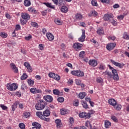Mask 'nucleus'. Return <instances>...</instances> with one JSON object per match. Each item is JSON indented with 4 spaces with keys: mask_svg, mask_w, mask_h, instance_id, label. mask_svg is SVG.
I'll use <instances>...</instances> for the list:
<instances>
[{
    "mask_svg": "<svg viewBox=\"0 0 129 129\" xmlns=\"http://www.w3.org/2000/svg\"><path fill=\"white\" fill-rule=\"evenodd\" d=\"M109 69L110 70H112V73L113 75V79L114 80L116 81H118L119 80V77H118V74H117V71L115 69H113V67H111V66L109 64L108 65Z\"/></svg>",
    "mask_w": 129,
    "mask_h": 129,
    "instance_id": "f257e3e1",
    "label": "nucleus"
},
{
    "mask_svg": "<svg viewBox=\"0 0 129 129\" xmlns=\"http://www.w3.org/2000/svg\"><path fill=\"white\" fill-rule=\"evenodd\" d=\"M7 88L8 90L10 91H15L16 89H18V86L15 83L13 84H7Z\"/></svg>",
    "mask_w": 129,
    "mask_h": 129,
    "instance_id": "f03ea898",
    "label": "nucleus"
},
{
    "mask_svg": "<svg viewBox=\"0 0 129 129\" xmlns=\"http://www.w3.org/2000/svg\"><path fill=\"white\" fill-rule=\"evenodd\" d=\"M71 74L75 76H78V77H83L84 76V73L81 71H72Z\"/></svg>",
    "mask_w": 129,
    "mask_h": 129,
    "instance_id": "7ed1b4c3",
    "label": "nucleus"
},
{
    "mask_svg": "<svg viewBox=\"0 0 129 129\" xmlns=\"http://www.w3.org/2000/svg\"><path fill=\"white\" fill-rule=\"evenodd\" d=\"M113 18V15L112 14H105L103 17L104 21H107V22H110L112 21Z\"/></svg>",
    "mask_w": 129,
    "mask_h": 129,
    "instance_id": "20e7f679",
    "label": "nucleus"
},
{
    "mask_svg": "<svg viewBox=\"0 0 129 129\" xmlns=\"http://www.w3.org/2000/svg\"><path fill=\"white\" fill-rule=\"evenodd\" d=\"M116 46V43H110L108 44L106 46V49L108 51H111V50H113L115 46Z\"/></svg>",
    "mask_w": 129,
    "mask_h": 129,
    "instance_id": "39448f33",
    "label": "nucleus"
},
{
    "mask_svg": "<svg viewBox=\"0 0 129 129\" xmlns=\"http://www.w3.org/2000/svg\"><path fill=\"white\" fill-rule=\"evenodd\" d=\"M90 113H86V112H82L79 114L80 117H82V118H90Z\"/></svg>",
    "mask_w": 129,
    "mask_h": 129,
    "instance_id": "423d86ee",
    "label": "nucleus"
},
{
    "mask_svg": "<svg viewBox=\"0 0 129 129\" xmlns=\"http://www.w3.org/2000/svg\"><path fill=\"white\" fill-rule=\"evenodd\" d=\"M45 104H42V103H37L35 105V108L37 110H42V109H44L45 108Z\"/></svg>",
    "mask_w": 129,
    "mask_h": 129,
    "instance_id": "0eeeda50",
    "label": "nucleus"
},
{
    "mask_svg": "<svg viewBox=\"0 0 129 129\" xmlns=\"http://www.w3.org/2000/svg\"><path fill=\"white\" fill-rule=\"evenodd\" d=\"M43 99L47 102H53V97L50 95H46L43 97Z\"/></svg>",
    "mask_w": 129,
    "mask_h": 129,
    "instance_id": "6e6552de",
    "label": "nucleus"
},
{
    "mask_svg": "<svg viewBox=\"0 0 129 129\" xmlns=\"http://www.w3.org/2000/svg\"><path fill=\"white\" fill-rule=\"evenodd\" d=\"M110 61L111 63L113 64V65L116 66L117 67H119V68H122V67H123V64L116 62L113 59H111Z\"/></svg>",
    "mask_w": 129,
    "mask_h": 129,
    "instance_id": "1a4fd4ad",
    "label": "nucleus"
},
{
    "mask_svg": "<svg viewBox=\"0 0 129 129\" xmlns=\"http://www.w3.org/2000/svg\"><path fill=\"white\" fill-rule=\"evenodd\" d=\"M30 92L31 93L36 94V93H41L42 91L39 89H37L36 88H32L30 90Z\"/></svg>",
    "mask_w": 129,
    "mask_h": 129,
    "instance_id": "9d476101",
    "label": "nucleus"
},
{
    "mask_svg": "<svg viewBox=\"0 0 129 129\" xmlns=\"http://www.w3.org/2000/svg\"><path fill=\"white\" fill-rule=\"evenodd\" d=\"M32 125L34 127H33L32 129H41V124L36 122H33Z\"/></svg>",
    "mask_w": 129,
    "mask_h": 129,
    "instance_id": "9b49d317",
    "label": "nucleus"
},
{
    "mask_svg": "<svg viewBox=\"0 0 129 129\" xmlns=\"http://www.w3.org/2000/svg\"><path fill=\"white\" fill-rule=\"evenodd\" d=\"M89 64L91 66H93V67H95V66H97V60L95 59H90L89 61Z\"/></svg>",
    "mask_w": 129,
    "mask_h": 129,
    "instance_id": "f8f14e48",
    "label": "nucleus"
},
{
    "mask_svg": "<svg viewBox=\"0 0 129 129\" xmlns=\"http://www.w3.org/2000/svg\"><path fill=\"white\" fill-rule=\"evenodd\" d=\"M21 17L23 20L28 21V20H30V15H29L28 13H23L21 15Z\"/></svg>",
    "mask_w": 129,
    "mask_h": 129,
    "instance_id": "ddd939ff",
    "label": "nucleus"
},
{
    "mask_svg": "<svg viewBox=\"0 0 129 129\" xmlns=\"http://www.w3.org/2000/svg\"><path fill=\"white\" fill-rule=\"evenodd\" d=\"M24 66L26 67L27 70H28V72H33V69H32V67H31V64L30 63L25 62H24Z\"/></svg>",
    "mask_w": 129,
    "mask_h": 129,
    "instance_id": "4468645a",
    "label": "nucleus"
},
{
    "mask_svg": "<svg viewBox=\"0 0 129 129\" xmlns=\"http://www.w3.org/2000/svg\"><path fill=\"white\" fill-rule=\"evenodd\" d=\"M85 40V30H82V34L80 38H79V41L80 42H84Z\"/></svg>",
    "mask_w": 129,
    "mask_h": 129,
    "instance_id": "2eb2a0df",
    "label": "nucleus"
},
{
    "mask_svg": "<svg viewBox=\"0 0 129 129\" xmlns=\"http://www.w3.org/2000/svg\"><path fill=\"white\" fill-rule=\"evenodd\" d=\"M108 103H109V104H110V105H112V106H113V107H115V106L116 105V101H115V100H114V99H110L108 100Z\"/></svg>",
    "mask_w": 129,
    "mask_h": 129,
    "instance_id": "dca6fc26",
    "label": "nucleus"
},
{
    "mask_svg": "<svg viewBox=\"0 0 129 129\" xmlns=\"http://www.w3.org/2000/svg\"><path fill=\"white\" fill-rule=\"evenodd\" d=\"M10 66H11V68L12 70H13L14 73H18V72H19L18 68L16 67V64H15V63H12L10 64Z\"/></svg>",
    "mask_w": 129,
    "mask_h": 129,
    "instance_id": "f3484780",
    "label": "nucleus"
},
{
    "mask_svg": "<svg viewBox=\"0 0 129 129\" xmlns=\"http://www.w3.org/2000/svg\"><path fill=\"white\" fill-rule=\"evenodd\" d=\"M73 47L75 49H77V50H81V48H82V44L76 43L74 44Z\"/></svg>",
    "mask_w": 129,
    "mask_h": 129,
    "instance_id": "a211bd4d",
    "label": "nucleus"
},
{
    "mask_svg": "<svg viewBox=\"0 0 129 129\" xmlns=\"http://www.w3.org/2000/svg\"><path fill=\"white\" fill-rule=\"evenodd\" d=\"M55 123H56V127L57 128H60L62 126V123L61 122V120L60 119H56L55 120Z\"/></svg>",
    "mask_w": 129,
    "mask_h": 129,
    "instance_id": "6ab92c4d",
    "label": "nucleus"
},
{
    "mask_svg": "<svg viewBox=\"0 0 129 129\" xmlns=\"http://www.w3.org/2000/svg\"><path fill=\"white\" fill-rule=\"evenodd\" d=\"M46 37L49 41H53L54 40V35L51 33H46Z\"/></svg>",
    "mask_w": 129,
    "mask_h": 129,
    "instance_id": "aec40b11",
    "label": "nucleus"
},
{
    "mask_svg": "<svg viewBox=\"0 0 129 129\" xmlns=\"http://www.w3.org/2000/svg\"><path fill=\"white\" fill-rule=\"evenodd\" d=\"M75 18L77 20L80 21L83 19V16L81 14L78 13L76 15Z\"/></svg>",
    "mask_w": 129,
    "mask_h": 129,
    "instance_id": "412c9836",
    "label": "nucleus"
},
{
    "mask_svg": "<svg viewBox=\"0 0 129 129\" xmlns=\"http://www.w3.org/2000/svg\"><path fill=\"white\" fill-rule=\"evenodd\" d=\"M85 96H86V93L85 92H80L79 94V98L80 99H83Z\"/></svg>",
    "mask_w": 129,
    "mask_h": 129,
    "instance_id": "4be33fe9",
    "label": "nucleus"
},
{
    "mask_svg": "<svg viewBox=\"0 0 129 129\" xmlns=\"http://www.w3.org/2000/svg\"><path fill=\"white\" fill-rule=\"evenodd\" d=\"M43 116L48 117L50 116V111L49 110L46 109L43 112Z\"/></svg>",
    "mask_w": 129,
    "mask_h": 129,
    "instance_id": "5701e85b",
    "label": "nucleus"
},
{
    "mask_svg": "<svg viewBox=\"0 0 129 129\" xmlns=\"http://www.w3.org/2000/svg\"><path fill=\"white\" fill-rule=\"evenodd\" d=\"M36 115L37 116H38V117H39V118H40L41 119H42L44 117L43 114L42 112H40V111L37 112Z\"/></svg>",
    "mask_w": 129,
    "mask_h": 129,
    "instance_id": "b1692460",
    "label": "nucleus"
},
{
    "mask_svg": "<svg viewBox=\"0 0 129 129\" xmlns=\"http://www.w3.org/2000/svg\"><path fill=\"white\" fill-rule=\"evenodd\" d=\"M61 12H62V13H67L68 12V8H67L66 6H64V5L61 6Z\"/></svg>",
    "mask_w": 129,
    "mask_h": 129,
    "instance_id": "393cba45",
    "label": "nucleus"
},
{
    "mask_svg": "<svg viewBox=\"0 0 129 129\" xmlns=\"http://www.w3.org/2000/svg\"><path fill=\"white\" fill-rule=\"evenodd\" d=\"M18 105H19V102H15V103H14V104H13V105L12 106V110H13V111H15V110H16V108H17Z\"/></svg>",
    "mask_w": 129,
    "mask_h": 129,
    "instance_id": "a878e982",
    "label": "nucleus"
},
{
    "mask_svg": "<svg viewBox=\"0 0 129 129\" xmlns=\"http://www.w3.org/2000/svg\"><path fill=\"white\" fill-rule=\"evenodd\" d=\"M24 5L25 7H30L31 6V1L30 0H25Z\"/></svg>",
    "mask_w": 129,
    "mask_h": 129,
    "instance_id": "bb28decb",
    "label": "nucleus"
},
{
    "mask_svg": "<svg viewBox=\"0 0 129 129\" xmlns=\"http://www.w3.org/2000/svg\"><path fill=\"white\" fill-rule=\"evenodd\" d=\"M110 125H111V123H110L109 121L106 120L105 121V127H106V128H108V127H109Z\"/></svg>",
    "mask_w": 129,
    "mask_h": 129,
    "instance_id": "cd10ccee",
    "label": "nucleus"
},
{
    "mask_svg": "<svg viewBox=\"0 0 129 129\" xmlns=\"http://www.w3.org/2000/svg\"><path fill=\"white\" fill-rule=\"evenodd\" d=\"M97 33L98 35H103V33H104L103 31V28H99L97 30Z\"/></svg>",
    "mask_w": 129,
    "mask_h": 129,
    "instance_id": "c85d7f7f",
    "label": "nucleus"
},
{
    "mask_svg": "<svg viewBox=\"0 0 129 129\" xmlns=\"http://www.w3.org/2000/svg\"><path fill=\"white\" fill-rule=\"evenodd\" d=\"M68 113V111L66 110V109H60V114L62 115H65V114H67Z\"/></svg>",
    "mask_w": 129,
    "mask_h": 129,
    "instance_id": "c756f323",
    "label": "nucleus"
},
{
    "mask_svg": "<svg viewBox=\"0 0 129 129\" xmlns=\"http://www.w3.org/2000/svg\"><path fill=\"white\" fill-rule=\"evenodd\" d=\"M44 4L45 5V6H46V7H47V8H49L50 9H55V7H54V6H52L51 3H44Z\"/></svg>",
    "mask_w": 129,
    "mask_h": 129,
    "instance_id": "7c9ffc66",
    "label": "nucleus"
},
{
    "mask_svg": "<svg viewBox=\"0 0 129 129\" xmlns=\"http://www.w3.org/2000/svg\"><path fill=\"white\" fill-rule=\"evenodd\" d=\"M114 108H115L116 110H120V109H121V105L116 103V105L114 107Z\"/></svg>",
    "mask_w": 129,
    "mask_h": 129,
    "instance_id": "2f4dec72",
    "label": "nucleus"
},
{
    "mask_svg": "<svg viewBox=\"0 0 129 129\" xmlns=\"http://www.w3.org/2000/svg\"><path fill=\"white\" fill-rule=\"evenodd\" d=\"M30 115H31V114L30 113V112H25L24 114H23V117H24V118H28V117H30Z\"/></svg>",
    "mask_w": 129,
    "mask_h": 129,
    "instance_id": "473e14b6",
    "label": "nucleus"
},
{
    "mask_svg": "<svg viewBox=\"0 0 129 129\" xmlns=\"http://www.w3.org/2000/svg\"><path fill=\"white\" fill-rule=\"evenodd\" d=\"M54 23H55L56 25H62V21L58 19H54Z\"/></svg>",
    "mask_w": 129,
    "mask_h": 129,
    "instance_id": "72a5a7b5",
    "label": "nucleus"
},
{
    "mask_svg": "<svg viewBox=\"0 0 129 129\" xmlns=\"http://www.w3.org/2000/svg\"><path fill=\"white\" fill-rule=\"evenodd\" d=\"M91 4L94 7H98V4H97V1H96V0H92Z\"/></svg>",
    "mask_w": 129,
    "mask_h": 129,
    "instance_id": "f704fd0d",
    "label": "nucleus"
},
{
    "mask_svg": "<svg viewBox=\"0 0 129 129\" xmlns=\"http://www.w3.org/2000/svg\"><path fill=\"white\" fill-rule=\"evenodd\" d=\"M27 82L30 86H33V85H34V81L31 79H28Z\"/></svg>",
    "mask_w": 129,
    "mask_h": 129,
    "instance_id": "c9c22d12",
    "label": "nucleus"
},
{
    "mask_svg": "<svg viewBox=\"0 0 129 129\" xmlns=\"http://www.w3.org/2000/svg\"><path fill=\"white\" fill-rule=\"evenodd\" d=\"M65 2L64 0H59V7H62L63 6H65Z\"/></svg>",
    "mask_w": 129,
    "mask_h": 129,
    "instance_id": "e433bc0d",
    "label": "nucleus"
},
{
    "mask_svg": "<svg viewBox=\"0 0 129 129\" xmlns=\"http://www.w3.org/2000/svg\"><path fill=\"white\" fill-rule=\"evenodd\" d=\"M73 105H74V106H78V105H79V100L76 99L73 102Z\"/></svg>",
    "mask_w": 129,
    "mask_h": 129,
    "instance_id": "4c0bfd02",
    "label": "nucleus"
},
{
    "mask_svg": "<svg viewBox=\"0 0 129 129\" xmlns=\"http://www.w3.org/2000/svg\"><path fill=\"white\" fill-rule=\"evenodd\" d=\"M53 93L54 95H59L60 94V91L58 89H54L53 90Z\"/></svg>",
    "mask_w": 129,
    "mask_h": 129,
    "instance_id": "58836bf2",
    "label": "nucleus"
},
{
    "mask_svg": "<svg viewBox=\"0 0 129 129\" xmlns=\"http://www.w3.org/2000/svg\"><path fill=\"white\" fill-rule=\"evenodd\" d=\"M31 25L35 28H38L39 27L38 23L35 22H31Z\"/></svg>",
    "mask_w": 129,
    "mask_h": 129,
    "instance_id": "ea45409f",
    "label": "nucleus"
},
{
    "mask_svg": "<svg viewBox=\"0 0 129 129\" xmlns=\"http://www.w3.org/2000/svg\"><path fill=\"white\" fill-rule=\"evenodd\" d=\"M86 126L87 127H90V128H91L92 127V126L91 125V124L90 123V121H87L85 123Z\"/></svg>",
    "mask_w": 129,
    "mask_h": 129,
    "instance_id": "a19ab883",
    "label": "nucleus"
},
{
    "mask_svg": "<svg viewBox=\"0 0 129 129\" xmlns=\"http://www.w3.org/2000/svg\"><path fill=\"white\" fill-rule=\"evenodd\" d=\"M27 78H28V75H27V74H23L21 77V80H25V79H27Z\"/></svg>",
    "mask_w": 129,
    "mask_h": 129,
    "instance_id": "79ce46f5",
    "label": "nucleus"
},
{
    "mask_svg": "<svg viewBox=\"0 0 129 129\" xmlns=\"http://www.w3.org/2000/svg\"><path fill=\"white\" fill-rule=\"evenodd\" d=\"M84 56H85V51H81L80 52L79 54V57H80V58H84Z\"/></svg>",
    "mask_w": 129,
    "mask_h": 129,
    "instance_id": "37998d69",
    "label": "nucleus"
},
{
    "mask_svg": "<svg viewBox=\"0 0 129 129\" xmlns=\"http://www.w3.org/2000/svg\"><path fill=\"white\" fill-rule=\"evenodd\" d=\"M0 36L2 38H7L8 37V34L5 32L1 33Z\"/></svg>",
    "mask_w": 129,
    "mask_h": 129,
    "instance_id": "c03bdc74",
    "label": "nucleus"
},
{
    "mask_svg": "<svg viewBox=\"0 0 129 129\" xmlns=\"http://www.w3.org/2000/svg\"><path fill=\"white\" fill-rule=\"evenodd\" d=\"M82 105L84 108H88V105L87 104V103H86V102L83 101L82 103Z\"/></svg>",
    "mask_w": 129,
    "mask_h": 129,
    "instance_id": "a18cd8bd",
    "label": "nucleus"
},
{
    "mask_svg": "<svg viewBox=\"0 0 129 129\" xmlns=\"http://www.w3.org/2000/svg\"><path fill=\"white\" fill-rule=\"evenodd\" d=\"M53 79H55V80H56L57 81H59L60 79V76L55 74Z\"/></svg>",
    "mask_w": 129,
    "mask_h": 129,
    "instance_id": "49530a36",
    "label": "nucleus"
},
{
    "mask_svg": "<svg viewBox=\"0 0 129 129\" xmlns=\"http://www.w3.org/2000/svg\"><path fill=\"white\" fill-rule=\"evenodd\" d=\"M58 102H64V98L62 97H58L57 99Z\"/></svg>",
    "mask_w": 129,
    "mask_h": 129,
    "instance_id": "de8ad7c7",
    "label": "nucleus"
},
{
    "mask_svg": "<svg viewBox=\"0 0 129 129\" xmlns=\"http://www.w3.org/2000/svg\"><path fill=\"white\" fill-rule=\"evenodd\" d=\"M111 118L115 122H117V118H116V117H115V116H111Z\"/></svg>",
    "mask_w": 129,
    "mask_h": 129,
    "instance_id": "09e8293b",
    "label": "nucleus"
},
{
    "mask_svg": "<svg viewBox=\"0 0 129 129\" xmlns=\"http://www.w3.org/2000/svg\"><path fill=\"white\" fill-rule=\"evenodd\" d=\"M126 16V14H123L122 15H120L117 17L118 20H123V18H124V16Z\"/></svg>",
    "mask_w": 129,
    "mask_h": 129,
    "instance_id": "8fccbe9b",
    "label": "nucleus"
},
{
    "mask_svg": "<svg viewBox=\"0 0 129 129\" xmlns=\"http://www.w3.org/2000/svg\"><path fill=\"white\" fill-rule=\"evenodd\" d=\"M92 15L93 17H97L98 16V13H97L96 11H94L92 12Z\"/></svg>",
    "mask_w": 129,
    "mask_h": 129,
    "instance_id": "3c124183",
    "label": "nucleus"
},
{
    "mask_svg": "<svg viewBox=\"0 0 129 129\" xmlns=\"http://www.w3.org/2000/svg\"><path fill=\"white\" fill-rule=\"evenodd\" d=\"M19 127H20V128L21 129H25V124H24L23 123H20L19 124Z\"/></svg>",
    "mask_w": 129,
    "mask_h": 129,
    "instance_id": "603ef678",
    "label": "nucleus"
},
{
    "mask_svg": "<svg viewBox=\"0 0 129 129\" xmlns=\"http://www.w3.org/2000/svg\"><path fill=\"white\" fill-rule=\"evenodd\" d=\"M20 22L22 24V25H26L27 24V22H28V20H24L23 19H20Z\"/></svg>",
    "mask_w": 129,
    "mask_h": 129,
    "instance_id": "864d4df0",
    "label": "nucleus"
},
{
    "mask_svg": "<svg viewBox=\"0 0 129 129\" xmlns=\"http://www.w3.org/2000/svg\"><path fill=\"white\" fill-rule=\"evenodd\" d=\"M123 38L124 39H125V40H129V35H127L126 33H125L124 34V36H123Z\"/></svg>",
    "mask_w": 129,
    "mask_h": 129,
    "instance_id": "5fc2aeb1",
    "label": "nucleus"
},
{
    "mask_svg": "<svg viewBox=\"0 0 129 129\" xmlns=\"http://www.w3.org/2000/svg\"><path fill=\"white\" fill-rule=\"evenodd\" d=\"M25 40H26V41H30V40H31V39H32V35H29L28 36L25 37Z\"/></svg>",
    "mask_w": 129,
    "mask_h": 129,
    "instance_id": "6e6d98bb",
    "label": "nucleus"
},
{
    "mask_svg": "<svg viewBox=\"0 0 129 129\" xmlns=\"http://www.w3.org/2000/svg\"><path fill=\"white\" fill-rule=\"evenodd\" d=\"M0 106H1V107H2V109H3V110H7V109H8V107L5 106V105L1 104L0 105Z\"/></svg>",
    "mask_w": 129,
    "mask_h": 129,
    "instance_id": "4d7b16f0",
    "label": "nucleus"
},
{
    "mask_svg": "<svg viewBox=\"0 0 129 129\" xmlns=\"http://www.w3.org/2000/svg\"><path fill=\"white\" fill-rule=\"evenodd\" d=\"M99 69L100 70H104V69H105V66L103 64H100L99 67Z\"/></svg>",
    "mask_w": 129,
    "mask_h": 129,
    "instance_id": "13d9d810",
    "label": "nucleus"
},
{
    "mask_svg": "<svg viewBox=\"0 0 129 129\" xmlns=\"http://www.w3.org/2000/svg\"><path fill=\"white\" fill-rule=\"evenodd\" d=\"M55 73H50L48 75L49 77H50V78L54 79V78L55 77Z\"/></svg>",
    "mask_w": 129,
    "mask_h": 129,
    "instance_id": "bf43d9fd",
    "label": "nucleus"
},
{
    "mask_svg": "<svg viewBox=\"0 0 129 129\" xmlns=\"http://www.w3.org/2000/svg\"><path fill=\"white\" fill-rule=\"evenodd\" d=\"M110 23L111 24H112V25L113 26H116V24H117L116 21H114V20H113H113L112 21H110Z\"/></svg>",
    "mask_w": 129,
    "mask_h": 129,
    "instance_id": "052dcab7",
    "label": "nucleus"
},
{
    "mask_svg": "<svg viewBox=\"0 0 129 129\" xmlns=\"http://www.w3.org/2000/svg\"><path fill=\"white\" fill-rule=\"evenodd\" d=\"M106 75H108V77H110V78H112V77H113V76L112 75V74H111V73L109 72H107Z\"/></svg>",
    "mask_w": 129,
    "mask_h": 129,
    "instance_id": "680f3d73",
    "label": "nucleus"
},
{
    "mask_svg": "<svg viewBox=\"0 0 129 129\" xmlns=\"http://www.w3.org/2000/svg\"><path fill=\"white\" fill-rule=\"evenodd\" d=\"M39 103H41L42 104H44L45 106L47 105V103L45 102L44 101H43V100H39Z\"/></svg>",
    "mask_w": 129,
    "mask_h": 129,
    "instance_id": "e2e57ef3",
    "label": "nucleus"
},
{
    "mask_svg": "<svg viewBox=\"0 0 129 129\" xmlns=\"http://www.w3.org/2000/svg\"><path fill=\"white\" fill-rule=\"evenodd\" d=\"M42 119H43L45 121H50V118H46L45 117V116H43Z\"/></svg>",
    "mask_w": 129,
    "mask_h": 129,
    "instance_id": "0e129e2a",
    "label": "nucleus"
},
{
    "mask_svg": "<svg viewBox=\"0 0 129 129\" xmlns=\"http://www.w3.org/2000/svg\"><path fill=\"white\" fill-rule=\"evenodd\" d=\"M39 48L40 50H44V46L42 44H40L39 45Z\"/></svg>",
    "mask_w": 129,
    "mask_h": 129,
    "instance_id": "69168bd1",
    "label": "nucleus"
},
{
    "mask_svg": "<svg viewBox=\"0 0 129 129\" xmlns=\"http://www.w3.org/2000/svg\"><path fill=\"white\" fill-rule=\"evenodd\" d=\"M113 9H117L119 8V5L117 4H116L114 5H113Z\"/></svg>",
    "mask_w": 129,
    "mask_h": 129,
    "instance_id": "338daca9",
    "label": "nucleus"
},
{
    "mask_svg": "<svg viewBox=\"0 0 129 129\" xmlns=\"http://www.w3.org/2000/svg\"><path fill=\"white\" fill-rule=\"evenodd\" d=\"M80 26H81L82 27H85L86 24L84 22H81L80 23Z\"/></svg>",
    "mask_w": 129,
    "mask_h": 129,
    "instance_id": "774afa93",
    "label": "nucleus"
}]
</instances>
